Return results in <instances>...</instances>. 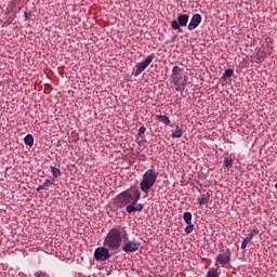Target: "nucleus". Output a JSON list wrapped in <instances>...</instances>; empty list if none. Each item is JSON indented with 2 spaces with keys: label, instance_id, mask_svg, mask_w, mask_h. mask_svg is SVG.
Masks as SVG:
<instances>
[{
  "label": "nucleus",
  "instance_id": "f3484780",
  "mask_svg": "<svg viewBox=\"0 0 277 277\" xmlns=\"http://www.w3.org/2000/svg\"><path fill=\"white\" fill-rule=\"evenodd\" d=\"M235 74V70L233 69H226L225 72L223 74V79H230V77H233V75Z\"/></svg>",
  "mask_w": 277,
  "mask_h": 277
},
{
  "label": "nucleus",
  "instance_id": "aec40b11",
  "mask_svg": "<svg viewBox=\"0 0 277 277\" xmlns=\"http://www.w3.org/2000/svg\"><path fill=\"white\" fill-rule=\"evenodd\" d=\"M184 221L186 222V224H192V214L190 212H185L183 214Z\"/></svg>",
  "mask_w": 277,
  "mask_h": 277
},
{
  "label": "nucleus",
  "instance_id": "cd10ccee",
  "mask_svg": "<svg viewBox=\"0 0 277 277\" xmlns=\"http://www.w3.org/2000/svg\"><path fill=\"white\" fill-rule=\"evenodd\" d=\"M42 189H44V187H42V185H40V186L37 188V192H40V190H42Z\"/></svg>",
  "mask_w": 277,
  "mask_h": 277
},
{
  "label": "nucleus",
  "instance_id": "0eeeda50",
  "mask_svg": "<svg viewBox=\"0 0 277 277\" xmlns=\"http://www.w3.org/2000/svg\"><path fill=\"white\" fill-rule=\"evenodd\" d=\"M187 23H189V15L181 14L177 16V21L173 19L171 22V27L172 29L181 31V27H187Z\"/></svg>",
  "mask_w": 277,
  "mask_h": 277
},
{
  "label": "nucleus",
  "instance_id": "c85d7f7f",
  "mask_svg": "<svg viewBox=\"0 0 277 277\" xmlns=\"http://www.w3.org/2000/svg\"><path fill=\"white\" fill-rule=\"evenodd\" d=\"M25 16H26V19L28 18V15H27V13H25Z\"/></svg>",
  "mask_w": 277,
  "mask_h": 277
},
{
  "label": "nucleus",
  "instance_id": "393cba45",
  "mask_svg": "<svg viewBox=\"0 0 277 277\" xmlns=\"http://www.w3.org/2000/svg\"><path fill=\"white\" fill-rule=\"evenodd\" d=\"M145 133H146V127L143 126L138 129V136L142 137V135H144Z\"/></svg>",
  "mask_w": 277,
  "mask_h": 277
},
{
  "label": "nucleus",
  "instance_id": "423d86ee",
  "mask_svg": "<svg viewBox=\"0 0 277 277\" xmlns=\"http://www.w3.org/2000/svg\"><path fill=\"white\" fill-rule=\"evenodd\" d=\"M109 252H111V249H109V247L104 246L96 248L94 251L95 261H107L109 256H111Z\"/></svg>",
  "mask_w": 277,
  "mask_h": 277
},
{
  "label": "nucleus",
  "instance_id": "1a4fd4ad",
  "mask_svg": "<svg viewBox=\"0 0 277 277\" xmlns=\"http://www.w3.org/2000/svg\"><path fill=\"white\" fill-rule=\"evenodd\" d=\"M200 23H202V15L194 14L187 26L188 31H194V29H196Z\"/></svg>",
  "mask_w": 277,
  "mask_h": 277
},
{
  "label": "nucleus",
  "instance_id": "f8f14e48",
  "mask_svg": "<svg viewBox=\"0 0 277 277\" xmlns=\"http://www.w3.org/2000/svg\"><path fill=\"white\" fill-rule=\"evenodd\" d=\"M209 200H211V194L206 193L202 194L201 197L197 199V202L200 207H202L203 205H209Z\"/></svg>",
  "mask_w": 277,
  "mask_h": 277
},
{
  "label": "nucleus",
  "instance_id": "9d476101",
  "mask_svg": "<svg viewBox=\"0 0 277 277\" xmlns=\"http://www.w3.org/2000/svg\"><path fill=\"white\" fill-rule=\"evenodd\" d=\"M216 263H220V265H228V263H230V249H227L225 252L220 253L216 256Z\"/></svg>",
  "mask_w": 277,
  "mask_h": 277
},
{
  "label": "nucleus",
  "instance_id": "9b49d317",
  "mask_svg": "<svg viewBox=\"0 0 277 277\" xmlns=\"http://www.w3.org/2000/svg\"><path fill=\"white\" fill-rule=\"evenodd\" d=\"M144 206L142 203H130L127 206L126 211L127 213H135V211H142Z\"/></svg>",
  "mask_w": 277,
  "mask_h": 277
},
{
  "label": "nucleus",
  "instance_id": "a211bd4d",
  "mask_svg": "<svg viewBox=\"0 0 277 277\" xmlns=\"http://www.w3.org/2000/svg\"><path fill=\"white\" fill-rule=\"evenodd\" d=\"M51 172H52L54 179H57V176H62V171H60V169H57L55 167H51Z\"/></svg>",
  "mask_w": 277,
  "mask_h": 277
},
{
  "label": "nucleus",
  "instance_id": "b1692460",
  "mask_svg": "<svg viewBox=\"0 0 277 277\" xmlns=\"http://www.w3.org/2000/svg\"><path fill=\"white\" fill-rule=\"evenodd\" d=\"M249 242H250V240H248V238H245L241 243V250H246V248H248Z\"/></svg>",
  "mask_w": 277,
  "mask_h": 277
},
{
  "label": "nucleus",
  "instance_id": "6ab92c4d",
  "mask_svg": "<svg viewBox=\"0 0 277 277\" xmlns=\"http://www.w3.org/2000/svg\"><path fill=\"white\" fill-rule=\"evenodd\" d=\"M223 166H225V168H233V158H224Z\"/></svg>",
  "mask_w": 277,
  "mask_h": 277
},
{
  "label": "nucleus",
  "instance_id": "bb28decb",
  "mask_svg": "<svg viewBox=\"0 0 277 277\" xmlns=\"http://www.w3.org/2000/svg\"><path fill=\"white\" fill-rule=\"evenodd\" d=\"M250 233L254 236V235H259V230L256 228L251 229Z\"/></svg>",
  "mask_w": 277,
  "mask_h": 277
},
{
  "label": "nucleus",
  "instance_id": "5701e85b",
  "mask_svg": "<svg viewBox=\"0 0 277 277\" xmlns=\"http://www.w3.org/2000/svg\"><path fill=\"white\" fill-rule=\"evenodd\" d=\"M35 277H49V275L42 271L35 273Z\"/></svg>",
  "mask_w": 277,
  "mask_h": 277
},
{
  "label": "nucleus",
  "instance_id": "412c9836",
  "mask_svg": "<svg viewBox=\"0 0 277 277\" xmlns=\"http://www.w3.org/2000/svg\"><path fill=\"white\" fill-rule=\"evenodd\" d=\"M185 233L186 235H192V233H194V225L192 223L187 224V226L185 227Z\"/></svg>",
  "mask_w": 277,
  "mask_h": 277
},
{
  "label": "nucleus",
  "instance_id": "7ed1b4c3",
  "mask_svg": "<svg viewBox=\"0 0 277 277\" xmlns=\"http://www.w3.org/2000/svg\"><path fill=\"white\" fill-rule=\"evenodd\" d=\"M171 83L176 92H183L185 90L187 85V75H185V71L181 67L174 66L172 68Z\"/></svg>",
  "mask_w": 277,
  "mask_h": 277
},
{
  "label": "nucleus",
  "instance_id": "f03ea898",
  "mask_svg": "<svg viewBox=\"0 0 277 277\" xmlns=\"http://www.w3.org/2000/svg\"><path fill=\"white\" fill-rule=\"evenodd\" d=\"M142 194L135 189V188H129L122 193H120L116 199V205L122 209L123 207H127L128 205H137V201L140 200V197Z\"/></svg>",
  "mask_w": 277,
  "mask_h": 277
},
{
  "label": "nucleus",
  "instance_id": "a878e982",
  "mask_svg": "<svg viewBox=\"0 0 277 277\" xmlns=\"http://www.w3.org/2000/svg\"><path fill=\"white\" fill-rule=\"evenodd\" d=\"M246 238H247V241H252V239L254 238V236H253L252 233L250 232Z\"/></svg>",
  "mask_w": 277,
  "mask_h": 277
},
{
  "label": "nucleus",
  "instance_id": "4468645a",
  "mask_svg": "<svg viewBox=\"0 0 277 277\" xmlns=\"http://www.w3.org/2000/svg\"><path fill=\"white\" fill-rule=\"evenodd\" d=\"M171 137H174V138L183 137V129L176 126L175 131L171 134Z\"/></svg>",
  "mask_w": 277,
  "mask_h": 277
},
{
  "label": "nucleus",
  "instance_id": "39448f33",
  "mask_svg": "<svg viewBox=\"0 0 277 277\" xmlns=\"http://www.w3.org/2000/svg\"><path fill=\"white\" fill-rule=\"evenodd\" d=\"M153 60H155V54H150L144 60V62L137 63L135 66L136 69L134 77H140V75H142V72H144V70H146L150 64H153Z\"/></svg>",
  "mask_w": 277,
  "mask_h": 277
},
{
  "label": "nucleus",
  "instance_id": "ddd939ff",
  "mask_svg": "<svg viewBox=\"0 0 277 277\" xmlns=\"http://www.w3.org/2000/svg\"><path fill=\"white\" fill-rule=\"evenodd\" d=\"M158 120L160 122H162L166 127H170V117L166 116V115H158L157 116Z\"/></svg>",
  "mask_w": 277,
  "mask_h": 277
},
{
  "label": "nucleus",
  "instance_id": "dca6fc26",
  "mask_svg": "<svg viewBox=\"0 0 277 277\" xmlns=\"http://www.w3.org/2000/svg\"><path fill=\"white\" fill-rule=\"evenodd\" d=\"M206 277H220V273H217V269L215 268H210Z\"/></svg>",
  "mask_w": 277,
  "mask_h": 277
},
{
  "label": "nucleus",
  "instance_id": "6e6552de",
  "mask_svg": "<svg viewBox=\"0 0 277 277\" xmlns=\"http://www.w3.org/2000/svg\"><path fill=\"white\" fill-rule=\"evenodd\" d=\"M140 246L141 243L137 240H126L122 250L129 254L131 252H137L140 250Z\"/></svg>",
  "mask_w": 277,
  "mask_h": 277
},
{
  "label": "nucleus",
  "instance_id": "2eb2a0df",
  "mask_svg": "<svg viewBox=\"0 0 277 277\" xmlns=\"http://www.w3.org/2000/svg\"><path fill=\"white\" fill-rule=\"evenodd\" d=\"M26 146H34V135L27 134L24 138Z\"/></svg>",
  "mask_w": 277,
  "mask_h": 277
},
{
  "label": "nucleus",
  "instance_id": "20e7f679",
  "mask_svg": "<svg viewBox=\"0 0 277 277\" xmlns=\"http://www.w3.org/2000/svg\"><path fill=\"white\" fill-rule=\"evenodd\" d=\"M159 176V172L155 169H149L143 174V180L140 183V189L144 194H148L150 189L155 186V183H157V179Z\"/></svg>",
  "mask_w": 277,
  "mask_h": 277
},
{
  "label": "nucleus",
  "instance_id": "f257e3e1",
  "mask_svg": "<svg viewBox=\"0 0 277 277\" xmlns=\"http://www.w3.org/2000/svg\"><path fill=\"white\" fill-rule=\"evenodd\" d=\"M123 241H129L127 228L122 226L111 227L104 238L103 246L108 248L110 252H118Z\"/></svg>",
  "mask_w": 277,
  "mask_h": 277
},
{
  "label": "nucleus",
  "instance_id": "4be33fe9",
  "mask_svg": "<svg viewBox=\"0 0 277 277\" xmlns=\"http://www.w3.org/2000/svg\"><path fill=\"white\" fill-rule=\"evenodd\" d=\"M51 185H53V182H50L49 180H47V181L42 184V187H43V189H49V187H51Z\"/></svg>",
  "mask_w": 277,
  "mask_h": 277
}]
</instances>
